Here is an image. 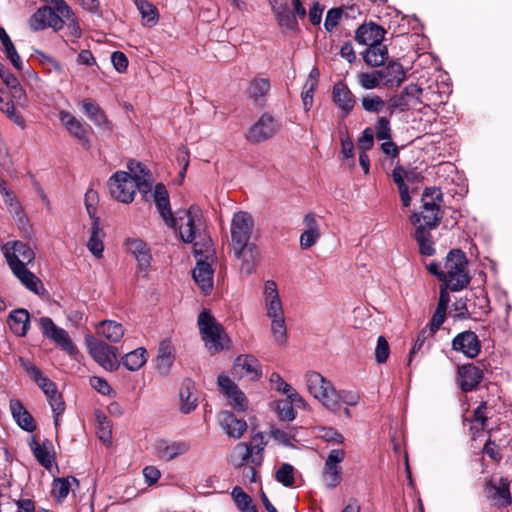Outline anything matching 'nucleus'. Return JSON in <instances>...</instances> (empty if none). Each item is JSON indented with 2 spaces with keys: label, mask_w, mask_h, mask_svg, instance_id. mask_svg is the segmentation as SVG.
<instances>
[{
  "label": "nucleus",
  "mask_w": 512,
  "mask_h": 512,
  "mask_svg": "<svg viewBox=\"0 0 512 512\" xmlns=\"http://www.w3.org/2000/svg\"><path fill=\"white\" fill-rule=\"evenodd\" d=\"M253 228L254 220L248 212L239 211L233 215L230 247L234 257L241 260V271L246 275L254 271L259 256L257 245L250 242Z\"/></svg>",
  "instance_id": "obj_1"
},
{
  "label": "nucleus",
  "mask_w": 512,
  "mask_h": 512,
  "mask_svg": "<svg viewBox=\"0 0 512 512\" xmlns=\"http://www.w3.org/2000/svg\"><path fill=\"white\" fill-rule=\"evenodd\" d=\"M468 260L465 253L460 249H452L448 252L444 271L446 280L450 283L451 291H460L467 287L471 277L467 271Z\"/></svg>",
  "instance_id": "obj_2"
},
{
  "label": "nucleus",
  "mask_w": 512,
  "mask_h": 512,
  "mask_svg": "<svg viewBox=\"0 0 512 512\" xmlns=\"http://www.w3.org/2000/svg\"><path fill=\"white\" fill-rule=\"evenodd\" d=\"M305 378L309 393L318 399L325 408L335 413L338 409L339 397L332 383L316 371H309Z\"/></svg>",
  "instance_id": "obj_3"
},
{
  "label": "nucleus",
  "mask_w": 512,
  "mask_h": 512,
  "mask_svg": "<svg viewBox=\"0 0 512 512\" xmlns=\"http://www.w3.org/2000/svg\"><path fill=\"white\" fill-rule=\"evenodd\" d=\"M199 330L203 341L216 352L222 351L229 342L223 327L218 324L209 311L203 310L198 316Z\"/></svg>",
  "instance_id": "obj_4"
},
{
  "label": "nucleus",
  "mask_w": 512,
  "mask_h": 512,
  "mask_svg": "<svg viewBox=\"0 0 512 512\" xmlns=\"http://www.w3.org/2000/svg\"><path fill=\"white\" fill-rule=\"evenodd\" d=\"M86 344L92 358L108 371H116L120 362L117 360L118 349L92 336L86 337Z\"/></svg>",
  "instance_id": "obj_5"
},
{
  "label": "nucleus",
  "mask_w": 512,
  "mask_h": 512,
  "mask_svg": "<svg viewBox=\"0 0 512 512\" xmlns=\"http://www.w3.org/2000/svg\"><path fill=\"white\" fill-rule=\"evenodd\" d=\"M135 179L126 171H116L107 181L110 195L119 202L131 203L135 196Z\"/></svg>",
  "instance_id": "obj_6"
},
{
  "label": "nucleus",
  "mask_w": 512,
  "mask_h": 512,
  "mask_svg": "<svg viewBox=\"0 0 512 512\" xmlns=\"http://www.w3.org/2000/svg\"><path fill=\"white\" fill-rule=\"evenodd\" d=\"M280 127V122L272 114L265 112L248 129L245 138L252 144H259L273 138Z\"/></svg>",
  "instance_id": "obj_7"
},
{
  "label": "nucleus",
  "mask_w": 512,
  "mask_h": 512,
  "mask_svg": "<svg viewBox=\"0 0 512 512\" xmlns=\"http://www.w3.org/2000/svg\"><path fill=\"white\" fill-rule=\"evenodd\" d=\"M38 325L44 337L52 340L58 347H60L68 355H75L78 350L73 343L68 332L58 327L50 317L44 316L38 319Z\"/></svg>",
  "instance_id": "obj_8"
},
{
  "label": "nucleus",
  "mask_w": 512,
  "mask_h": 512,
  "mask_svg": "<svg viewBox=\"0 0 512 512\" xmlns=\"http://www.w3.org/2000/svg\"><path fill=\"white\" fill-rule=\"evenodd\" d=\"M346 452L343 449H332L325 462L321 473L322 481L329 490L335 489L342 481L341 463L345 459Z\"/></svg>",
  "instance_id": "obj_9"
},
{
  "label": "nucleus",
  "mask_w": 512,
  "mask_h": 512,
  "mask_svg": "<svg viewBox=\"0 0 512 512\" xmlns=\"http://www.w3.org/2000/svg\"><path fill=\"white\" fill-rule=\"evenodd\" d=\"M511 481L507 477H500L495 483L489 479L484 484V492L488 501L498 508H507L512 505V494L510 491Z\"/></svg>",
  "instance_id": "obj_10"
},
{
  "label": "nucleus",
  "mask_w": 512,
  "mask_h": 512,
  "mask_svg": "<svg viewBox=\"0 0 512 512\" xmlns=\"http://www.w3.org/2000/svg\"><path fill=\"white\" fill-rule=\"evenodd\" d=\"M266 444L267 442L264 440V435L261 432L256 433L249 444H237L235 450L241 451V457L237 463H234V465L236 467H240L250 459L253 465L260 466L263 462V451Z\"/></svg>",
  "instance_id": "obj_11"
},
{
  "label": "nucleus",
  "mask_w": 512,
  "mask_h": 512,
  "mask_svg": "<svg viewBox=\"0 0 512 512\" xmlns=\"http://www.w3.org/2000/svg\"><path fill=\"white\" fill-rule=\"evenodd\" d=\"M64 24L65 20L62 15L49 6L40 7L29 19V26L33 31L44 30L48 27L58 31L63 28Z\"/></svg>",
  "instance_id": "obj_12"
},
{
  "label": "nucleus",
  "mask_w": 512,
  "mask_h": 512,
  "mask_svg": "<svg viewBox=\"0 0 512 512\" xmlns=\"http://www.w3.org/2000/svg\"><path fill=\"white\" fill-rule=\"evenodd\" d=\"M483 378V370L474 363H466L458 366L456 383L463 393L475 391Z\"/></svg>",
  "instance_id": "obj_13"
},
{
  "label": "nucleus",
  "mask_w": 512,
  "mask_h": 512,
  "mask_svg": "<svg viewBox=\"0 0 512 512\" xmlns=\"http://www.w3.org/2000/svg\"><path fill=\"white\" fill-rule=\"evenodd\" d=\"M452 350L462 353L469 359L476 358L481 351V341L474 331L466 330L452 339Z\"/></svg>",
  "instance_id": "obj_14"
},
{
  "label": "nucleus",
  "mask_w": 512,
  "mask_h": 512,
  "mask_svg": "<svg viewBox=\"0 0 512 512\" xmlns=\"http://www.w3.org/2000/svg\"><path fill=\"white\" fill-rule=\"evenodd\" d=\"M153 200L165 224L171 228L177 227V219L173 216L169 193L163 183H157L153 191Z\"/></svg>",
  "instance_id": "obj_15"
},
{
  "label": "nucleus",
  "mask_w": 512,
  "mask_h": 512,
  "mask_svg": "<svg viewBox=\"0 0 512 512\" xmlns=\"http://www.w3.org/2000/svg\"><path fill=\"white\" fill-rule=\"evenodd\" d=\"M386 34L387 31L374 22L363 23L355 31V41L360 45H375L383 42Z\"/></svg>",
  "instance_id": "obj_16"
},
{
  "label": "nucleus",
  "mask_w": 512,
  "mask_h": 512,
  "mask_svg": "<svg viewBox=\"0 0 512 512\" xmlns=\"http://www.w3.org/2000/svg\"><path fill=\"white\" fill-rule=\"evenodd\" d=\"M82 112L101 130L112 131L113 124L95 101L85 98L80 102Z\"/></svg>",
  "instance_id": "obj_17"
},
{
  "label": "nucleus",
  "mask_w": 512,
  "mask_h": 512,
  "mask_svg": "<svg viewBox=\"0 0 512 512\" xmlns=\"http://www.w3.org/2000/svg\"><path fill=\"white\" fill-rule=\"evenodd\" d=\"M381 73V82L387 88H395L401 86L406 80V72L403 65L398 60H390L385 63Z\"/></svg>",
  "instance_id": "obj_18"
},
{
  "label": "nucleus",
  "mask_w": 512,
  "mask_h": 512,
  "mask_svg": "<svg viewBox=\"0 0 512 512\" xmlns=\"http://www.w3.org/2000/svg\"><path fill=\"white\" fill-rule=\"evenodd\" d=\"M233 369L241 377L247 376L253 381L259 380L262 376L259 360L250 354L239 355L234 361Z\"/></svg>",
  "instance_id": "obj_19"
},
{
  "label": "nucleus",
  "mask_w": 512,
  "mask_h": 512,
  "mask_svg": "<svg viewBox=\"0 0 512 512\" xmlns=\"http://www.w3.org/2000/svg\"><path fill=\"white\" fill-rule=\"evenodd\" d=\"M19 362L23 369L30 375V377L36 382V384L41 388L46 397H50L55 395L58 391L56 383H54L51 379L44 376L41 370L31 361L20 357Z\"/></svg>",
  "instance_id": "obj_20"
},
{
  "label": "nucleus",
  "mask_w": 512,
  "mask_h": 512,
  "mask_svg": "<svg viewBox=\"0 0 512 512\" xmlns=\"http://www.w3.org/2000/svg\"><path fill=\"white\" fill-rule=\"evenodd\" d=\"M59 120L72 137L76 138L83 145H89V139L87 137L89 125L80 121L66 110L59 112Z\"/></svg>",
  "instance_id": "obj_21"
},
{
  "label": "nucleus",
  "mask_w": 512,
  "mask_h": 512,
  "mask_svg": "<svg viewBox=\"0 0 512 512\" xmlns=\"http://www.w3.org/2000/svg\"><path fill=\"white\" fill-rule=\"evenodd\" d=\"M9 267L13 274L28 290L35 294H39V288H43V285L40 279L26 268L23 261H17L15 257L13 260L9 259Z\"/></svg>",
  "instance_id": "obj_22"
},
{
  "label": "nucleus",
  "mask_w": 512,
  "mask_h": 512,
  "mask_svg": "<svg viewBox=\"0 0 512 512\" xmlns=\"http://www.w3.org/2000/svg\"><path fill=\"white\" fill-rule=\"evenodd\" d=\"M218 421L221 428L225 431L228 437L239 439L247 430V423L244 419L237 418L230 411H222L218 415Z\"/></svg>",
  "instance_id": "obj_23"
},
{
  "label": "nucleus",
  "mask_w": 512,
  "mask_h": 512,
  "mask_svg": "<svg viewBox=\"0 0 512 512\" xmlns=\"http://www.w3.org/2000/svg\"><path fill=\"white\" fill-rule=\"evenodd\" d=\"M332 98L334 103L343 112V117H346L353 110L356 100L353 93L348 86L342 81L337 82L333 86Z\"/></svg>",
  "instance_id": "obj_24"
},
{
  "label": "nucleus",
  "mask_w": 512,
  "mask_h": 512,
  "mask_svg": "<svg viewBox=\"0 0 512 512\" xmlns=\"http://www.w3.org/2000/svg\"><path fill=\"white\" fill-rule=\"evenodd\" d=\"M157 457L165 461H171L178 456L186 454L190 450V445L186 441H174L169 443L161 439L155 446Z\"/></svg>",
  "instance_id": "obj_25"
},
{
  "label": "nucleus",
  "mask_w": 512,
  "mask_h": 512,
  "mask_svg": "<svg viewBox=\"0 0 512 512\" xmlns=\"http://www.w3.org/2000/svg\"><path fill=\"white\" fill-rule=\"evenodd\" d=\"M360 54L364 63L372 68L384 66L389 58L388 47L383 42L367 46Z\"/></svg>",
  "instance_id": "obj_26"
},
{
  "label": "nucleus",
  "mask_w": 512,
  "mask_h": 512,
  "mask_svg": "<svg viewBox=\"0 0 512 512\" xmlns=\"http://www.w3.org/2000/svg\"><path fill=\"white\" fill-rule=\"evenodd\" d=\"M9 244L10 243H7L2 247L3 254L8 264L9 259L13 260L14 257L17 261H23L24 265L34 261L35 253L28 244L21 241H14L11 248H9Z\"/></svg>",
  "instance_id": "obj_27"
},
{
  "label": "nucleus",
  "mask_w": 512,
  "mask_h": 512,
  "mask_svg": "<svg viewBox=\"0 0 512 512\" xmlns=\"http://www.w3.org/2000/svg\"><path fill=\"white\" fill-rule=\"evenodd\" d=\"M214 270L209 262L202 258H197V265L193 269V278L200 289L208 294L213 288Z\"/></svg>",
  "instance_id": "obj_28"
},
{
  "label": "nucleus",
  "mask_w": 512,
  "mask_h": 512,
  "mask_svg": "<svg viewBox=\"0 0 512 512\" xmlns=\"http://www.w3.org/2000/svg\"><path fill=\"white\" fill-rule=\"evenodd\" d=\"M175 360V348L169 339L160 342L156 369L161 375H168Z\"/></svg>",
  "instance_id": "obj_29"
},
{
  "label": "nucleus",
  "mask_w": 512,
  "mask_h": 512,
  "mask_svg": "<svg viewBox=\"0 0 512 512\" xmlns=\"http://www.w3.org/2000/svg\"><path fill=\"white\" fill-rule=\"evenodd\" d=\"M303 224L305 225L306 229L300 236V247L303 250H307L316 244L321 236V233L315 214H306L303 219Z\"/></svg>",
  "instance_id": "obj_30"
},
{
  "label": "nucleus",
  "mask_w": 512,
  "mask_h": 512,
  "mask_svg": "<svg viewBox=\"0 0 512 512\" xmlns=\"http://www.w3.org/2000/svg\"><path fill=\"white\" fill-rule=\"evenodd\" d=\"M7 323L12 333L18 337H24L30 328V314L25 308L12 310L8 315Z\"/></svg>",
  "instance_id": "obj_31"
},
{
  "label": "nucleus",
  "mask_w": 512,
  "mask_h": 512,
  "mask_svg": "<svg viewBox=\"0 0 512 512\" xmlns=\"http://www.w3.org/2000/svg\"><path fill=\"white\" fill-rule=\"evenodd\" d=\"M9 407L14 420L20 428L27 432H33L36 430V423L32 415L20 400L11 399Z\"/></svg>",
  "instance_id": "obj_32"
},
{
  "label": "nucleus",
  "mask_w": 512,
  "mask_h": 512,
  "mask_svg": "<svg viewBox=\"0 0 512 512\" xmlns=\"http://www.w3.org/2000/svg\"><path fill=\"white\" fill-rule=\"evenodd\" d=\"M443 219V212H434L422 209L421 212H413L409 216L410 222L416 227L425 229H436Z\"/></svg>",
  "instance_id": "obj_33"
},
{
  "label": "nucleus",
  "mask_w": 512,
  "mask_h": 512,
  "mask_svg": "<svg viewBox=\"0 0 512 512\" xmlns=\"http://www.w3.org/2000/svg\"><path fill=\"white\" fill-rule=\"evenodd\" d=\"M127 251L134 256L141 268H147L150 265L152 256L147 244L139 239L132 238L126 241Z\"/></svg>",
  "instance_id": "obj_34"
},
{
  "label": "nucleus",
  "mask_w": 512,
  "mask_h": 512,
  "mask_svg": "<svg viewBox=\"0 0 512 512\" xmlns=\"http://www.w3.org/2000/svg\"><path fill=\"white\" fill-rule=\"evenodd\" d=\"M30 449L36 458V460L46 469H51L55 457L49 451L50 448H53L52 442L48 439H45L42 444H40L34 437L29 443Z\"/></svg>",
  "instance_id": "obj_35"
},
{
  "label": "nucleus",
  "mask_w": 512,
  "mask_h": 512,
  "mask_svg": "<svg viewBox=\"0 0 512 512\" xmlns=\"http://www.w3.org/2000/svg\"><path fill=\"white\" fill-rule=\"evenodd\" d=\"M271 84L269 79L256 77L249 83L247 93L249 98L258 106L263 107L266 101V95L270 91Z\"/></svg>",
  "instance_id": "obj_36"
},
{
  "label": "nucleus",
  "mask_w": 512,
  "mask_h": 512,
  "mask_svg": "<svg viewBox=\"0 0 512 512\" xmlns=\"http://www.w3.org/2000/svg\"><path fill=\"white\" fill-rule=\"evenodd\" d=\"M195 382L190 378H185L180 388V410L188 414L197 407V397L195 396Z\"/></svg>",
  "instance_id": "obj_37"
},
{
  "label": "nucleus",
  "mask_w": 512,
  "mask_h": 512,
  "mask_svg": "<svg viewBox=\"0 0 512 512\" xmlns=\"http://www.w3.org/2000/svg\"><path fill=\"white\" fill-rule=\"evenodd\" d=\"M276 20L280 28L286 31L297 32L299 30L296 16L290 10L287 3H281L273 7Z\"/></svg>",
  "instance_id": "obj_38"
},
{
  "label": "nucleus",
  "mask_w": 512,
  "mask_h": 512,
  "mask_svg": "<svg viewBox=\"0 0 512 512\" xmlns=\"http://www.w3.org/2000/svg\"><path fill=\"white\" fill-rule=\"evenodd\" d=\"M104 232L100 225V218H95L91 224V235L87 243L89 251L98 259L102 258Z\"/></svg>",
  "instance_id": "obj_39"
},
{
  "label": "nucleus",
  "mask_w": 512,
  "mask_h": 512,
  "mask_svg": "<svg viewBox=\"0 0 512 512\" xmlns=\"http://www.w3.org/2000/svg\"><path fill=\"white\" fill-rule=\"evenodd\" d=\"M411 173V171L405 170L404 167L399 164H397L392 171V177L398 187L400 199L404 207H408L411 203L409 188L405 183V179H409V174Z\"/></svg>",
  "instance_id": "obj_40"
},
{
  "label": "nucleus",
  "mask_w": 512,
  "mask_h": 512,
  "mask_svg": "<svg viewBox=\"0 0 512 512\" xmlns=\"http://www.w3.org/2000/svg\"><path fill=\"white\" fill-rule=\"evenodd\" d=\"M413 238L416 241L419 253L423 256H433L436 252L431 230L423 227H416Z\"/></svg>",
  "instance_id": "obj_41"
},
{
  "label": "nucleus",
  "mask_w": 512,
  "mask_h": 512,
  "mask_svg": "<svg viewBox=\"0 0 512 512\" xmlns=\"http://www.w3.org/2000/svg\"><path fill=\"white\" fill-rule=\"evenodd\" d=\"M422 209L434 212H443L441 204L443 203V193L438 187H426L421 197Z\"/></svg>",
  "instance_id": "obj_42"
},
{
  "label": "nucleus",
  "mask_w": 512,
  "mask_h": 512,
  "mask_svg": "<svg viewBox=\"0 0 512 512\" xmlns=\"http://www.w3.org/2000/svg\"><path fill=\"white\" fill-rule=\"evenodd\" d=\"M97 333L110 342L117 343L124 336V328L121 323L113 320H103L97 326Z\"/></svg>",
  "instance_id": "obj_43"
},
{
  "label": "nucleus",
  "mask_w": 512,
  "mask_h": 512,
  "mask_svg": "<svg viewBox=\"0 0 512 512\" xmlns=\"http://www.w3.org/2000/svg\"><path fill=\"white\" fill-rule=\"evenodd\" d=\"M198 211L199 209L195 206H191L185 211L186 223L179 226L180 238L185 243H192L195 239V215Z\"/></svg>",
  "instance_id": "obj_44"
},
{
  "label": "nucleus",
  "mask_w": 512,
  "mask_h": 512,
  "mask_svg": "<svg viewBox=\"0 0 512 512\" xmlns=\"http://www.w3.org/2000/svg\"><path fill=\"white\" fill-rule=\"evenodd\" d=\"M57 11L62 15L64 20L66 19V26L69 35L74 38H80L82 31L71 8L63 0H60V4L57 6Z\"/></svg>",
  "instance_id": "obj_45"
},
{
  "label": "nucleus",
  "mask_w": 512,
  "mask_h": 512,
  "mask_svg": "<svg viewBox=\"0 0 512 512\" xmlns=\"http://www.w3.org/2000/svg\"><path fill=\"white\" fill-rule=\"evenodd\" d=\"M147 351L145 348H137L129 353H127L121 360L120 364H122L129 371H137L139 370L147 361L146 358Z\"/></svg>",
  "instance_id": "obj_46"
},
{
  "label": "nucleus",
  "mask_w": 512,
  "mask_h": 512,
  "mask_svg": "<svg viewBox=\"0 0 512 512\" xmlns=\"http://www.w3.org/2000/svg\"><path fill=\"white\" fill-rule=\"evenodd\" d=\"M0 41L3 45L5 55L10 60L12 65L17 70H22L21 58H20L12 40L10 39L9 35L7 34L6 30L3 27H0Z\"/></svg>",
  "instance_id": "obj_47"
},
{
  "label": "nucleus",
  "mask_w": 512,
  "mask_h": 512,
  "mask_svg": "<svg viewBox=\"0 0 512 512\" xmlns=\"http://www.w3.org/2000/svg\"><path fill=\"white\" fill-rule=\"evenodd\" d=\"M232 498L241 512H258L256 506L253 504L252 498L243 491L239 486L232 490Z\"/></svg>",
  "instance_id": "obj_48"
},
{
  "label": "nucleus",
  "mask_w": 512,
  "mask_h": 512,
  "mask_svg": "<svg viewBox=\"0 0 512 512\" xmlns=\"http://www.w3.org/2000/svg\"><path fill=\"white\" fill-rule=\"evenodd\" d=\"M72 483L79 484L74 476L57 478L53 481L52 495L57 501H62L68 496Z\"/></svg>",
  "instance_id": "obj_49"
},
{
  "label": "nucleus",
  "mask_w": 512,
  "mask_h": 512,
  "mask_svg": "<svg viewBox=\"0 0 512 512\" xmlns=\"http://www.w3.org/2000/svg\"><path fill=\"white\" fill-rule=\"evenodd\" d=\"M135 4L149 27L154 26L158 20L157 8L146 0H135Z\"/></svg>",
  "instance_id": "obj_50"
},
{
  "label": "nucleus",
  "mask_w": 512,
  "mask_h": 512,
  "mask_svg": "<svg viewBox=\"0 0 512 512\" xmlns=\"http://www.w3.org/2000/svg\"><path fill=\"white\" fill-rule=\"evenodd\" d=\"M410 109V101L406 98V96L400 92L392 95L387 100L386 110L389 116H392L396 112H406Z\"/></svg>",
  "instance_id": "obj_51"
},
{
  "label": "nucleus",
  "mask_w": 512,
  "mask_h": 512,
  "mask_svg": "<svg viewBox=\"0 0 512 512\" xmlns=\"http://www.w3.org/2000/svg\"><path fill=\"white\" fill-rule=\"evenodd\" d=\"M361 104L366 112L376 114L380 113L385 107H387V102L376 94H367L363 96Z\"/></svg>",
  "instance_id": "obj_52"
},
{
  "label": "nucleus",
  "mask_w": 512,
  "mask_h": 512,
  "mask_svg": "<svg viewBox=\"0 0 512 512\" xmlns=\"http://www.w3.org/2000/svg\"><path fill=\"white\" fill-rule=\"evenodd\" d=\"M357 81L362 88L372 90L380 87L381 73L378 72V70H373L372 72H360L357 75Z\"/></svg>",
  "instance_id": "obj_53"
},
{
  "label": "nucleus",
  "mask_w": 512,
  "mask_h": 512,
  "mask_svg": "<svg viewBox=\"0 0 512 512\" xmlns=\"http://www.w3.org/2000/svg\"><path fill=\"white\" fill-rule=\"evenodd\" d=\"M275 479L285 487H293L295 484L294 467L289 463H283L276 471Z\"/></svg>",
  "instance_id": "obj_54"
},
{
  "label": "nucleus",
  "mask_w": 512,
  "mask_h": 512,
  "mask_svg": "<svg viewBox=\"0 0 512 512\" xmlns=\"http://www.w3.org/2000/svg\"><path fill=\"white\" fill-rule=\"evenodd\" d=\"M0 110L5 113L17 125L24 127V118L16 112L13 101L7 100L0 95Z\"/></svg>",
  "instance_id": "obj_55"
},
{
  "label": "nucleus",
  "mask_w": 512,
  "mask_h": 512,
  "mask_svg": "<svg viewBox=\"0 0 512 512\" xmlns=\"http://www.w3.org/2000/svg\"><path fill=\"white\" fill-rule=\"evenodd\" d=\"M47 399L53 411L54 424L55 427L57 428L59 426L60 416L64 413L66 408L63 396L59 391H57L55 395H52Z\"/></svg>",
  "instance_id": "obj_56"
},
{
  "label": "nucleus",
  "mask_w": 512,
  "mask_h": 512,
  "mask_svg": "<svg viewBox=\"0 0 512 512\" xmlns=\"http://www.w3.org/2000/svg\"><path fill=\"white\" fill-rule=\"evenodd\" d=\"M229 405L236 411L243 412L248 408V400L245 394L238 388L225 395Z\"/></svg>",
  "instance_id": "obj_57"
},
{
  "label": "nucleus",
  "mask_w": 512,
  "mask_h": 512,
  "mask_svg": "<svg viewBox=\"0 0 512 512\" xmlns=\"http://www.w3.org/2000/svg\"><path fill=\"white\" fill-rule=\"evenodd\" d=\"M98 430L97 434L99 439L105 444H111L112 430L110 421L103 413L97 414Z\"/></svg>",
  "instance_id": "obj_58"
},
{
  "label": "nucleus",
  "mask_w": 512,
  "mask_h": 512,
  "mask_svg": "<svg viewBox=\"0 0 512 512\" xmlns=\"http://www.w3.org/2000/svg\"><path fill=\"white\" fill-rule=\"evenodd\" d=\"M375 136L378 140H391L392 129L388 117H378L375 122Z\"/></svg>",
  "instance_id": "obj_59"
},
{
  "label": "nucleus",
  "mask_w": 512,
  "mask_h": 512,
  "mask_svg": "<svg viewBox=\"0 0 512 512\" xmlns=\"http://www.w3.org/2000/svg\"><path fill=\"white\" fill-rule=\"evenodd\" d=\"M271 332L277 344L283 345L287 341V330L284 317L272 319Z\"/></svg>",
  "instance_id": "obj_60"
},
{
  "label": "nucleus",
  "mask_w": 512,
  "mask_h": 512,
  "mask_svg": "<svg viewBox=\"0 0 512 512\" xmlns=\"http://www.w3.org/2000/svg\"><path fill=\"white\" fill-rule=\"evenodd\" d=\"M276 412L278 418L282 421L290 422L297 416V412L295 411L292 403L284 400L276 401Z\"/></svg>",
  "instance_id": "obj_61"
},
{
  "label": "nucleus",
  "mask_w": 512,
  "mask_h": 512,
  "mask_svg": "<svg viewBox=\"0 0 512 512\" xmlns=\"http://www.w3.org/2000/svg\"><path fill=\"white\" fill-rule=\"evenodd\" d=\"M317 84L318 80L316 78L307 79V81L304 84L301 97L305 111H309L313 105V96Z\"/></svg>",
  "instance_id": "obj_62"
},
{
  "label": "nucleus",
  "mask_w": 512,
  "mask_h": 512,
  "mask_svg": "<svg viewBox=\"0 0 512 512\" xmlns=\"http://www.w3.org/2000/svg\"><path fill=\"white\" fill-rule=\"evenodd\" d=\"M318 438L325 442H333L337 444L344 443V436L333 427L321 426L318 428Z\"/></svg>",
  "instance_id": "obj_63"
},
{
  "label": "nucleus",
  "mask_w": 512,
  "mask_h": 512,
  "mask_svg": "<svg viewBox=\"0 0 512 512\" xmlns=\"http://www.w3.org/2000/svg\"><path fill=\"white\" fill-rule=\"evenodd\" d=\"M390 354L389 343L384 336H379L375 349V360L379 364H383L388 360Z\"/></svg>",
  "instance_id": "obj_64"
}]
</instances>
